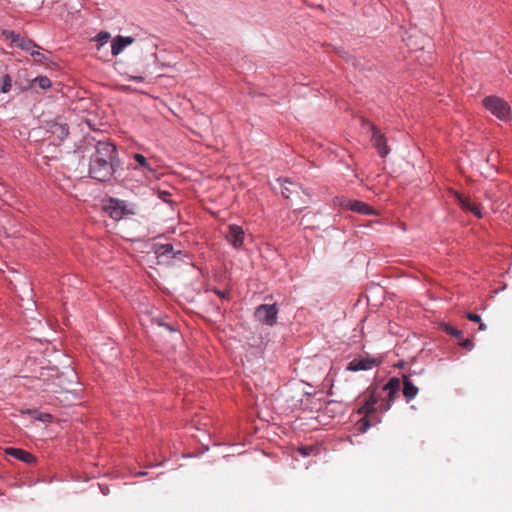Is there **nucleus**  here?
<instances>
[{
    "label": "nucleus",
    "mask_w": 512,
    "mask_h": 512,
    "mask_svg": "<svg viewBox=\"0 0 512 512\" xmlns=\"http://www.w3.org/2000/svg\"><path fill=\"white\" fill-rule=\"evenodd\" d=\"M391 406H392V404H390V403L386 402V400H384L383 402H381L378 405L377 411L380 413H385L391 408Z\"/></svg>",
    "instance_id": "28"
},
{
    "label": "nucleus",
    "mask_w": 512,
    "mask_h": 512,
    "mask_svg": "<svg viewBox=\"0 0 512 512\" xmlns=\"http://www.w3.org/2000/svg\"><path fill=\"white\" fill-rule=\"evenodd\" d=\"M315 450V447L311 445L298 448V452L304 457L310 456Z\"/></svg>",
    "instance_id": "27"
},
{
    "label": "nucleus",
    "mask_w": 512,
    "mask_h": 512,
    "mask_svg": "<svg viewBox=\"0 0 512 512\" xmlns=\"http://www.w3.org/2000/svg\"><path fill=\"white\" fill-rule=\"evenodd\" d=\"M278 309L276 304H261L255 310L256 319L268 326H273L277 321Z\"/></svg>",
    "instance_id": "6"
},
{
    "label": "nucleus",
    "mask_w": 512,
    "mask_h": 512,
    "mask_svg": "<svg viewBox=\"0 0 512 512\" xmlns=\"http://www.w3.org/2000/svg\"><path fill=\"white\" fill-rule=\"evenodd\" d=\"M324 413L330 417H335L337 414H342L343 404L335 400H330L324 407Z\"/></svg>",
    "instance_id": "19"
},
{
    "label": "nucleus",
    "mask_w": 512,
    "mask_h": 512,
    "mask_svg": "<svg viewBox=\"0 0 512 512\" xmlns=\"http://www.w3.org/2000/svg\"><path fill=\"white\" fill-rule=\"evenodd\" d=\"M152 251L158 259H163L164 261L177 258L179 255L183 254L181 250L175 251L173 245L170 243H154L152 245Z\"/></svg>",
    "instance_id": "12"
},
{
    "label": "nucleus",
    "mask_w": 512,
    "mask_h": 512,
    "mask_svg": "<svg viewBox=\"0 0 512 512\" xmlns=\"http://www.w3.org/2000/svg\"><path fill=\"white\" fill-rule=\"evenodd\" d=\"M137 475L144 476V475H146V472H139Z\"/></svg>",
    "instance_id": "39"
},
{
    "label": "nucleus",
    "mask_w": 512,
    "mask_h": 512,
    "mask_svg": "<svg viewBox=\"0 0 512 512\" xmlns=\"http://www.w3.org/2000/svg\"><path fill=\"white\" fill-rule=\"evenodd\" d=\"M129 78L133 81H136V82H143L144 81V77L143 76H129Z\"/></svg>",
    "instance_id": "34"
},
{
    "label": "nucleus",
    "mask_w": 512,
    "mask_h": 512,
    "mask_svg": "<svg viewBox=\"0 0 512 512\" xmlns=\"http://www.w3.org/2000/svg\"><path fill=\"white\" fill-rule=\"evenodd\" d=\"M441 328H442V330H443L444 332L448 333V323H443V324L441 325Z\"/></svg>",
    "instance_id": "37"
},
{
    "label": "nucleus",
    "mask_w": 512,
    "mask_h": 512,
    "mask_svg": "<svg viewBox=\"0 0 512 512\" xmlns=\"http://www.w3.org/2000/svg\"><path fill=\"white\" fill-rule=\"evenodd\" d=\"M284 183L282 184V195L286 199H290L293 195L299 196L300 193L305 194L307 197H310V194L303 189V187L296 182L290 181L288 179H284Z\"/></svg>",
    "instance_id": "15"
},
{
    "label": "nucleus",
    "mask_w": 512,
    "mask_h": 512,
    "mask_svg": "<svg viewBox=\"0 0 512 512\" xmlns=\"http://www.w3.org/2000/svg\"><path fill=\"white\" fill-rule=\"evenodd\" d=\"M362 126H368L370 132H371V142L373 147L377 150V153L380 157L384 158L386 157L389 152L390 148L387 144V138L384 133L381 132V130L372 122H370L366 118H362Z\"/></svg>",
    "instance_id": "3"
},
{
    "label": "nucleus",
    "mask_w": 512,
    "mask_h": 512,
    "mask_svg": "<svg viewBox=\"0 0 512 512\" xmlns=\"http://www.w3.org/2000/svg\"><path fill=\"white\" fill-rule=\"evenodd\" d=\"M104 211L114 220H120L133 212L127 209L126 202L116 198H110L104 205Z\"/></svg>",
    "instance_id": "7"
},
{
    "label": "nucleus",
    "mask_w": 512,
    "mask_h": 512,
    "mask_svg": "<svg viewBox=\"0 0 512 512\" xmlns=\"http://www.w3.org/2000/svg\"><path fill=\"white\" fill-rule=\"evenodd\" d=\"M2 36L6 39L11 40V45L15 44L21 50L29 52L30 54L34 52L36 49H39V45L36 44L32 39L21 36L15 31L10 30H2Z\"/></svg>",
    "instance_id": "5"
},
{
    "label": "nucleus",
    "mask_w": 512,
    "mask_h": 512,
    "mask_svg": "<svg viewBox=\"0 0 512 512\" xmlns=\"http://www.w3.org/2000/svg\"><path fill=\"white\" fill-rule=\"evenodd\" d=\"M159 198L165 202H168V197H170V193L168 191H159Z\"/></svg>",
    "instance_id": "33"
},
{
    "label": "nucleus",
    "mask_w": 512,
    "mask_h": 512,
    "mask_svg": "<svg viewBox=\"0 0 512 512\" xmlns=\"http://www.w3.org/2000/svg\"><path fill=\"white\" fill-rule=\"evenodd\" d=\"M376 411L377 407L369 405L366 401L357 409V414L362 415V418L355 424L356 430L359 433H365L372 426L370 415L375 414Z\"/></svg>",
    "instance_id": "8"
},
{
    "label": "nucleus",
    "mask_w": 512,
    "mask_h": 512,
    "mask_svg": "<svg viewBox=\"0 0 512 512\" xmlns=\"http://www.w3.org/2000/svg\"><path fill=\"white\" fill-rule=\"evenodd\" d=\"M400 379L397 377H391L388 382L382 387L383 391H390L392 393H399L400 391Z\"/></svg>",
    "instance_id": "23"
},
{
    "label": "nucleus",
    "mask_w": 512,
    "mask_h": 512,
    "mask_svg": "<svg viewBox=\"0 0 512 512\" xmlns=\"http://www.w3.org/2000/svg\"><path fill=\"white\" fill-rule=\"evenodd\" d=\"M369 390H370V394L369 396L365 399V401L369 404V405H372L373 407H376V405L378 404L379 402V397L377 395V387H369Z\"/></svg>",
    "instance_id": "25"
},
{
    "label": "nucleus",
    "mask_w": 512,
    "mask_h": 512,
    "mask_svg": "<svg viewBox=\"0 0 512 512\" xmlns=\"http://www.w3.org/2000/svg\"><path fill=\"white\" fill-rule=\"evenodd\" d=\"M370 419L372 421V426L377 425L382 421L381 416L378 414V411H376L375 414H371Z\"/></svg>",
    "instance_id": "30"
},
{
    "label": "nucleus",
    "mask_w": 512,
    "mask_h": 512,
    "mask_svg": "<svg viewBox=\"0 0 512 512\" xmlns=\"http://www.w3.org/2000/svg\"><path fill=\"white\" fill-rule=\"evenodd\" d=\"M211 291L213 293H215L222 300H230V298H231L230 290L229 289L220 290V289L214 287V288L211 289Z\"/></svg>",
    "instance_id": "26"
},
{
    "label": "nucleus",
    "mask_w": 512,
    "mask_h": 512,
    "mask_svg": "<svg viewBox=\"0 0 512 512\" xmlns=\"http://www.w3.org/2000/svg\"><path fill=\"white\" fill-rule=\"evenodd\" d=\"M12 87V77L9 74H5L0 78V92L8 93Z\"/></svg>",
    "instance_id": "24"
},
{
    "label": "nucleus",
    "mask_w": 512,
    "mask_h": 512,
    "mask_svg": "<svg viewBox=\"0 0 512 512\" xmlns=\"http://www.w3.org/2000/svg\"><path fill=\"white\" fill-rule=\"evenodd\" d=\"M133 159L136 161L137 165L133 166L132 164H130L129 168L133 170L142 169L143 171L148 172L150 174H155V169L151 167L147 158L143 154L135 153L133 155Z\"/></svg>",
    "instance_id": "18"
},
{
    "label": "nucleus",
    "mask_w": 512,
    "mask_h": 512,
    "mask_svg": "<svg viewBox=\"0 0 512 512\" xmlns=\"http://www.w3.org/2000/svg\"><path fill=\"white\" fill-rule=\"evenodd\" d=\"M52 85L51 80L47 76H38L31 81L30 87H39L40 89H48Z\"/></svg>",
    "instance_id": "22"
},
{
    "label": "nucleus",
    "mask_w": 512,
    "mask_h": 512,
    "mask_svg": "<svg viewBox=\"0 0 512 512\" xmlns=\"http://www.w3.org/2000/svg\"><path fill=\"white\" fill-rule=\"evenodd\" d=\"M482 104L486 110L499 120L508 121L510 119L511 108L505 100L497 96H487L482 100Z\"/></svg>",
    "instance_id": "2"
},
{
    "label": "nucleus",
    "mask_w": 512,
    "mask_h": 512,
    "mask_svg": "<svg viewBox=\"0 0 512 512\" xmlns=\"http://www.w3.org/2000/svg\"><path fill=\"white\" fill-rule=\"evenodd\" d=\"M134 42V38L131 36H116L111 43V55H119L128 45Z\"/></svg>",
    "instance_id": "16"
},
{
    "label": "nucleus",
    "mask_w": 512,
    "mask_h": 512,
    "mask_svg": "<svg viewBox=\"0 0 512 512\" xmlns=\"http://www.w3.org/2000/svg\"><path fill=\"white\" fill-rule=\"evenodd\" d=\"M31 56L34 57L36 62H44L46 60V57L43 53L39 52L38 50H35L31 53Z\"/></svg>",
    "instance_id": "29"
},
{
    "label": "nucleus",
    "mask_w": 512,
    "mask_h": 512,
    "mask_svg": "<svg viewBox=\"0 0 512 512\" xmlns=\"http://www.w3.org/2000/svg\"><path fill=\"white\" fill-rule=\"evenodd\" d=\"M382 363L380 358L374 357H364V358H354L347 364L346 370L348 371H362V370H370L374 367H378Z\"/></svg>",
    "instance_id": "9"
},
{
    "label": "nucleus",
    "mask_w": 512,
    "mask_h": 512,
    "mask_svg": "<svg viewBox=\"0 0 512 512\" xmlns=\"http://www.w3.org/2000/svg\"><path fill=\"white\" fill-rule=\"evenodd\" d=\"M450 336H454L459 340V345L466 350H471L473 343L470 339H462V332L455 328L450 327Z\"/></svg>",
    "instance_id": "20"
},
{
    "label": "nucleus",
    "mask_w": 512,
    "mask_h": 512,
    "mask_svg": "<svg viewBox=\"0 0 512 512\" xmlns=\"http://www.w3.org/2000/svg\"><path fill=\"white\" fill-rule=\"evenodd\" d=\"M388 394H387V397H386V402L390 403V404H393L395 402V399L398 395V393H392L390 391H387Z\"/></svg>",
    "instance_id": "31"
},
{
    "label": "nucleus",
    "mask_w": 512,
    "mask_h": 512,
    "mask_svg": "<svg viewBox=\"0 0 512 512\" xmlns=\"http://www.w3.org/2000/svg\"><path fill=\"white\" fill-rule=\"evenodd\" d=\"M50 418H52V416L50 414H43V415H41V417L39 419L42 421H46L47 419H50Z\"/></svg>",
    "instance_id": "36"
},
{
    "label": "nucleus",
    "mask_w": 512,
    "mask_h": 512,
    "mask_svg": "<svg viewBox=\"0 0 512 512\" xmlns=\"http://www.w3.org/2000/svg\"><path fill=\"white\" fill-rule=\"evenodd\" d=\"M334 204L340 206L343 209L351 210L362 215L376 214L374 208L360 200L349 199L341 196L335 197Z\"/></svg>",
    "instance_id": "4"
},
{
    "label": "nucleus",
    "mask_w": 512,
    "mask_h": 512,
    "mask_svg": "<svg viewBox=\"0 0 512 512\" xmlns=\"http://www.w3.org/2000/svg\"><path fill=\"white\" fill-rule=\"evenodd\" d=\"M467 318L470 320V321H473V322H477L479 323L481 321V318L479 315L477 314H474V313H469L467 315Z\"/></svg>",
    "instance_id": "32"
},
{
    "label": "nucleus",
    "mask_w": 512,
    "mask_h": 512,
    "mask_svg": "<svg viewBox=\"0 0 512 512\" xmlns=\"http://www.w3.org/2000/svg\"><path fill=\"white\" fill-rule=\"evenodd\" d=\"M111 35L107 31H100L95 38L92 39L96 42V49L98 52L102 50V48L108 43L110 40Z\"/></svg>",
    "instance_id": "21"
},
{
    "label": "nucleus",
    "mask_w": 512,
    "mask_h": 512,
    "mask_svg": "<svg viewBox=\"0 0 512 512\" xmlns=\"http://www.w3.org/2000/svg\"><path fill=\"white\" fill-rule=\"evenodd\" d=\"M4 452L6 455H9L21 462L27 463V464H34V463H36V460H37L36 457L32 453H30L24 449H21V448L7 447V448H5Z\"/></svg>",
    "instance_id": "14"
},
{
    "label": "nucleus",
    "mask_w": 512,
    "mask_h": 512,
    "mask_svg": "<svg viewBox=\"0 0 512 512\" xmlns=\"http://www.w3.org/2000/svg\"><path fill=\"white\" fill-rule=\"evenodd\" d=\"M244 230L241 226L232 224L228 227V233L226 235L227 241L234 247L240 248L244 242Z\"/></svg>",
    "instance_id": "13"
},
{
    "label": "nucleus",
    "mask_w": 512,
    "mask_h": 512,
    "mask_svg": "<svg viewBox=\"0 0 512 512\" xmlns=\"http://www.w3.org/2000/svg\"><path fill=\"white\" fill-rule=\"evenodd\" d=\"M120 159L116 145L110 140L98 141L95 151L89 158L88 175L102 183L113 184Z\"/></svg>",
    "instance_id": "1"
},
{
    "label": "nucleus",
    "mask_w": 512,
    "mask_h": 512,
    "mask_svg": "<svg viewBox=\"0 0 512 512\" xmlns=\"http://www.w3.org/2000/svg\"><path fill=\"white\" fill-rule=\"evenodd\" d=\"M450 194H453L455 196L462 210L472 213L477 218H482L480 205L472 202L468 196L456 191H452V189H450Z\"/></svg>",
    "instance_id": "11"
},
{
    "label": "nucleus",
    "mask_w": 512,
    "mask_h": 512,
    "mask_svg": "<svg viewBox=\"0 0 512 512\" xmlns=\"http://www.w3.org/2000/svg\"><path fill=\"white\" fill-rule=\"evenodd\" d=\"M403 396L405 397L407 402H410L414 399L418 393V388L414 385V383L410 380L409 375L403 374Z\"/></svg>",
    "instance_id": "17"
},
{
    "label": "nucleus",
    "mask_w": 512,
    "mask_h": 512,
    "mask_svg": "<svg viewBox=\"0 0 512 512\" xmlns=\"http://www.w3.org/2000/svg\"><path fill=\"white\" fill-rule=\"evenodd\" d=\"M46 129L59 141H63L69 135V126L61 117L47 121Z\"/></svg>",
    "instance_id": "10"
},
{
    "label": "nucleus",
    "mask_w": 512,
    "mask_h": 512,
    "mask_svg": "<svg viewBox=\"0 0 512 512\" xmlns=\"http://www.w3.org/2000/svg\"><path fill=\"white\" fill-rule=\"evenodd\" d=\"M405 365H406V362L403 361V360H400L394 366L399 368V369H403L405 367Z\"/></svg>",
    "instance_id": "35"
},
{
    "label": "nucleus",
    "mask_w": 512,
    "mask_h": 512,
    "mask_svg": "<svg viewBox=\"0 0 512 512\" xmlns=\"http://www.w3.org/2000/svg\"><path fill=\"white\" fill-rule=\"evenodd\" d=\"M479 329L480 330H485L486 329V325L484 323H482L481 321L479 322Z\"/></svg>",
    "instance_id": "38"
}]
</instances>
